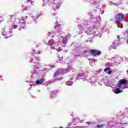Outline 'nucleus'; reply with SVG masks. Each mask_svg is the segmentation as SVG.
<instances>
[{
	"mask_svg": "<svg viewBox=\"0 0 128 128\" xmlns=\"http://www.w3.org/2000/svg\"><path fill=\"white\" fill-rule=\"evenodd\" d=\"M48 36L50 37L54 38V36H53L52 34V33H50V32L48 33Z\"/></svg>",
	"mask_w": 128,
	"mask_h": 128,
	"instance_id": "31",
	"label": "nucleus"
},
{
	"mask_svg": "<svg viewBox=\"0 0 128 128\" xmlns=\"http://www.w3.org/2000/svg\"><path fill=\"white\" fill-rule=\"evenodd\" d=\"M118 43L114 42L112 46H110V50L116 49V47L118 46Z\"/></svg>",
	"mask_w": 128,
	"mask_h": 128,
	"instance_id": "15",
	"label": "nucleus"
},
{
	"mask_svg": "<svg viewBox=\"0 0 128 128\" xmlns=\"http://www.w3.org/2000/svg\"><path fill=\"white\" fill-rule=\"evenodd\" d=\"M89 62L91 66H92V64H94V62H96V60L92 59H89Z\"/></svg>",
	"mask_w": 128,
	"mask_h": 128,
	"instance_id": "21",
	"label": "nucleus"
},
{
	"mask_svg": "<svg viewBox=\"0 0 128 128\" xmlns=\"http://www.w3.org/2000/svg\"><path fill=\"white\" fill-rule=\"evenodd\" d=\"M86 52H88V51H85V52H84V54H86Z\"/></svg>",
	"mask_w": 128,
	"mask_h": 128,
	"instance_id": "40",
	"label": "nucleus"
},
{
	"mask_svg": "<svg viewBox=\"0 0 128 128\" xmlns=\"http://www.w3.org/2000/svg\"><path fill=\"white\" fill-rule=\"evenodd\" d=\"M77 76L76 77V78H80V76H82V75L81 74H80V73H77Z\"/></svg>",
	"mask_w": 128,
	"mask_h": 128,
	"instance_id": "28",
	"label": "nucleus"
},
{
	"mask_svg": "<svg viewBox=\"0 0 128 128\" xmlns=\"http://www.w3.org/2000/svg\"><path fill=\"white\" fill-rule=\"evenodd\" d=\"M126 84H128V82L125 79H122L119 80L118 82V86L121 90L124 88H126Z\"/></svg>",
	"mask_w": 128,
	"mask_h": 128,
	"instance_id": "4",
	"label": "nucleus"
},
{
	"mask_svg": "<svg viewBox=\"0 0 128 128\" xmlns=\"http://www.w3.org/2000/svg\"><path fill=\"white\" fill-rule=\"evenodd\" d=\"M74 72V71L72 70V68L70 66H68L67 69L64 70L62 74H66V72Z\"/></svg>",
	"mask_w": 128,
	"mask_h": 128,
	"instance_id": "12",
	"label": "nucleus"
},
{
	"mask_svg": "<svg viewBox=\"0 0 128 128\" xmlns=\"http://www.w3.org/2000/svg\"><path fill=\"white\" fill-rule=\"evenodd\" d=\"M110 6H112V2H110Z\"/></svg>",
	"mask_w": 128,
	"mask_h": 128,
	"instance_id": "38",
	"label": "nucleus"
},
{
	"mask_svg": "<svg viewBox=\"0 0 128 128\" xmlns=\"http://www.w3.org/2000/svg\"><path fill=\"white\" fill-rule=\"evenodd\" d=\"M127 74H128V70L126 71Z\"/></svg>",
	"mask_w": 128,
	"mask_h": 128,
	"instance_id": "48",
	"label": "nucleus"
},
{
	"mask_svg": "<svg viewBox=\"0 0 128 128\" xmlns=\"http://www.w3.org/2000/svg\"><path fill=\"white\" fill-rule=\"evenodd\" d=\"M44 2H48V4H50V0H44Z\"/></svg>",
	"mask_w": 128,
	"mask_h": 128,
	"instance_id": "29",
	"label": "nucleus"
},
{
	"mask_svg": "<svg viewBox=\"0 0 128 128\" xmlns=\"http://www.w3.org/2000/svg\"><path fill=\"white\" fill-rule=\"evenodd\" d=\"M125 16H128V14H126Z\"/></svg>",
	"mask_w": 128,
	"mask_h": 128,
	"instance_id": "42",
	"label": "nucleus"
},
{
	"mask_svg": "<svg viewBox=\"0 0 128 128\" xmlns=\"http://www.w3.org/2000/svg\"><path fill=\"white\" fill-rule=\"evenodd\" d=\"M26 18H28V16H26Z\"/></svg>",
	"mask_w": 128,
	"mask_h": 128,
	"instance_id": "45",
	"label": "nucleus"
},
{
	"mask_svg": "<svg viewBox=\"0 0 128 128\" xmlns=\"http://www.w3.org/2000/svg\"><path fill=\"white\" fill-rule=\"evenodd\" d=\"M58 94V90H54L52 94V96L54 97Z\"/></svg>",
	"mask_w": 128,
	"mask_h": 128,
	"instance_id": "19",
	"label": "nucleus"
},
{
	"mask_svg": "<svg viewBox=\"0 0 128 128\" xmlns=\"http://www.w3.org/2000/svg\"><path fill=\"white\" fill-rule=\"evenodd\" d=\"M106 126V124H98L97 125L96 128H104Z\"/></svg>",
	"mask_w": 128,
	"mask_h": 128,
	"instance_id": "18",
	"label": "nucleus"
},
{
	"mask_svg": "<svg viewBox=\"0 0 128 128\" xmlns=\"http://www.w3.org/2000/svg\"><path fill=\"white\" fill-rule=\"evenodd\" d=\"M68 36H70V34H68Z\"/></svg>",
	"mask_w": 128,
	"mask_h": 128,
	"instance_id": "41",
	"label": "nucleus"
},
{
	"mask_svg": "<svg viewBox=\"0 0 128 128\" xmlns=\"http://www.w3.org/2000/svg\"><path fill=\"white\" fill-rule=\"evenodd\" d=\"M94 4H100V0H93Z\"/></svg>",
	"mask_w": 128,
	"mask_h": 128,
	"instance_id": "27",
	"label": "nucleus"
},
{
	"mask_svg": "<svg viewBox=\"0 0 128 128\" xmlns=\"http://www.w3.org/2000/svg\"><path fill=\"white\" fill-rule=\"evenodd\" d=\"M109 126L110 128H124L126 126V124L118 123L116 124H109Z\"/></svg>",
	"mask_w": 128,
	"mask_h": 128,
	"instance_id": "5",
	"label": "nucleus"
},
{
	"mask_svg": "<svg viewBox=\"0 0 128 128\" xmlns=\"http://www.w3.org/2000/svg\"><path fill=\"white\" fill-rule=\"evenodd\" d=\"M70 80H72V78H71Z\"/></svg>",
	"mask_w": 128,
	"mask_h": 128,
	"instance_id": "50",
	"label": "nucleus"
},
{
	"mask_svg": "<svg viewBox=\"0 0 128 128\" xmlns=\"http://www.w3.org/2000/svg\"><path fill=\"white\" fill-rule=\"evenodd\" d=\"M124 20V22H128V20Z\"/></svg>",
	"mask_w": 128,
	"mask_h": 128,
	"instance_id": "37",
	"label": "nucleus"
},
{
	"mask_svg": "<svg viewBox=\"0 0 128 128\" xmlns=\"http://www.w3.org/2000/svg\"><path fill=\"white\" fill-rule=\"evenodd\" d=\"M50 68H52L50 66H47V68L45 70H50Z\"/></svg>",
	"mask_w": 128,
	"mask_h": 128,
	"instance_id": "32",
	"label": "nucleus"
},
{
	"mask_svg": "<svg viewBox=\"0 0 128 128\" xmlns=\"http://www.w3.org/2000/svg\"><path fill=\"white\" fill-rule=\"evenodd\" d=\"M66 84V86H72V81H67Z\"/></svg>",
	"mask_w": 128,
	"mask_h": 128,
	"instance_id": "22",
	"label": "nucleus"
},
{
	"mask_svg": "<svg viewBox=\"0 0 128 128\" xmlns=\"http://www.w3.org/2000/svg\"><path fill=\"white\" fill-rule=\"evenodd\" d=\"M86 124H88V126H90V124H96V123H94V122H86Z\"/></svg>",
	"mask_w": 128,
	"mask_h": 128,
	"instance_id": "24",
	"label": "nucleus"
},
{
	"mask_svg": "<svg viewBox=\"0 0 128 128\" xmlns=\"http://www.w3.org/2000/svg\"><path fill=\"white\" fill-rule=\"evenodd\" d=\"M104 72H107L109 74H112V71H110V68H106L104 70Z\"/></svg>",
	"mask_w": 128,
	"mask_h": 128,
	"instance_id": "17",
	"label": "nucleus"
},
{
	"mask_svg": "<svg viewBox=\"0 0 128 128\" xmlns=\"http://www.w3.org/2000/svg\"><path fill=\"white\" fill-rule=\"evenodd\" d=\"M78 122H84V121L80 120V118H74L72 120V124H78Z\"/></svg>",
	"mask_w": 128,
	"mask_h": 128,
	"instance_id": "13",
	"label": "nucleus"
},
{
	"mask_svg": "<svg viewBox=\"0 0 128 128\" xmlns=\"http://www.w3.org/2000/svg\"><path fill=\"white\" fill-rule=\"evenodd\" d=\"M114 94H121V92H122V90H120V88H117L114 91Z\"/></svg>",
	"mask_w": 128,
	"mask_h": 128,
	"instance_id": "16",
	"label": "nucleus"
},
{
	"mask_svg": "<svg viewBox=\"0 0 128 128\" xmlns=\"http://www.w3.org/2000/svg\"><path fill=\"white\" fill-rule=\"evenodd\" d=\"M22 10H28V6H24V5H22Z\"/></svg>",
	"mask_w": 128,
	"mask_h": 128,
	"instance_id": "20",
	"label": "nucleus"
},
{
	"mask_svg": "<svg viewBox=\"0 0 128 128\" xmlns=\"http://www.w3.org/2000/svg\"><path fill=\"white\" fill-rule=\"evenodd\" d=\"M2 78V76H0V78Z\"/></svg>",
	"mask_w": 128,
	"mask_h": 128,
	"instance_id": "43",
	"label": "nucleus"
},
{
	"mask_svg": "<svg viewBox=\"0 0 128 128\" xmlns=\"http://www.w3.org/2000/svg\"><path fill=\"white\" fill-rule=\"evenodd\" d=\"M44 6V4H42V6Z\"/></svg>",
	"mask_w": 128,
	"mask_h": 128,
	"instance_id": "47",
	"label": "nucleus"
},
{
	"mask_svg": "<svg viewBox=\"0 0 128 128\" xmlns=\"http://www.w3.org/2000/svg\"><path fill=\"white\" fill-rule=\"evenodd\" d=\"M12 29H3L2 31V36H6L5 38H10L12 34Z\"/></svg>",
	"mask_w": 128,
	"mask_h": 128,
	"instance_id": "6",
	"label": "nucleus"
},
{
	"mask_svg": "<svg viewBox=\"0 0 128 128\" xmlns=\"http://www.w3.org/2000/svg\"><path fill=\"white\" fill-rule=\"evenodd\" d=\"M34 54H40V52L38 51L37 52H35Z\"/></svg>",
	"mask_w": 128,
	"mask_h": 128,
	"instance_id": "36",
	"label": "nucleus"
},
{
	"mask_svg": "<svg viewBox=\"0 0 128 128\" xmlns=\"http://www.w3.org/2000/svg\"><path fill=\"white\" fill-rule=\"evenodd\" d=\"M90 26H88V30H94V24H89Z\"/></svg>",
	"mask_w": 128,
	"mask_h": 128,
	"instance_id": "23",
	"label": "nucleus"
},
{
	"mask_svg": "<svg viewBox=\"0 0 128 128\" xmlns=\"http://www.w3.org/2000/svg\"><path fill=\"white\" fill-rule=\"evenodd\" d=\"M87 24H90V22L88 21Z\"/></svg>",
	"mask_w": 128,
	"mask_h": 128,
	"instance_id": "44",
	"label": "nucleus"
},
{
	"mask_svg": "<svg viewBox=\"0 0 128 128\" xmlns=\"http://www.w3.org/2000/svg\"><path fill=\"white\" fill-rule=\"evenodd\" d=\"M28 2H30L31 4H32L34 2H32V0H27Z\"/></svg>",
	"mask_w": 128,
	"mask_h": 128,
	"instance_id": "33",
	"label": "nucleus"
},
{
	"mask_svg": "<svg viewBox=\"0 0 128 128\" xmlns=\"http://www.w3.org/2000/svg\"><path fill=\"white\" fill-rule=\"evenodd\" d=\"M31 86H34V85L32 84Z\"/></svg>",
	"mask_w": 128,
	"mask_h": 128,
	"instance_id": "49",
	"label": "nucleus"
},
{
	"mask_svg": "<svg viewBox=\"0 0 128 128\" xmlns=\"http://www.w3.org/2000/svg\"><path fill=\"white\" fill-rule=\"evenodd\" d=\"M96 120H98V122H102V120H100V118H97Z\"/></svg>",
	"mask_w": 128,
	"mask_h": 128,
	"instance_id": "34",
	"label": "nucleus"
},
{
	"mask_svg": "<svg viewBox=\"0 0 128 128\" xmlns=\"http://www.w3.org/2000/svg\"><path fill=\"white\" fill-rule=\"evenodd\" d=\"M127 42H128V40H127Z\"/></svg>",
	"mask_w": 128,
	"mask_h": 128,
	"instance_id": "51",
	"label": "nucleus"
},
{
	"mask_svg": "<svg viewBox=\"0 0 128 128\" xmlns=\"http://www.w3.org/2000/svg\"><path fill=\"white\" fill-rule=\"evenodd\" d=\"M120 36H117V38L120 39Z\"/></svg>",
	"mask_w": 128,
	"mask_h": 128,
	"instance_id": "39",
	"label": "nucleus"
},
{
	"mask_svg": "<svg viewBox=\"0 0 128 128\" xmlns=\"http://www.w3.org/2000/svg\"><path fill=\"white\" fill-rule=\"evenodd\" d=\"M15 16L14 15H10V20H12V18H14Z\"/></svg>",
	"mask_w": 128,
	"mask_h": 128,
	"instance_id": "30",
	"label": "nucleus"
},
{
	"mask_svg": "<svg viewBox=\"0 0 128 128\" xmlns=\"http://www.w3.org/2000/svg\"><path fill=\"white\" fill-rule=\"evenodd\" d=\"M18 26H20L18 28L19 30H20L21 28H24L26 27V20L22 18L20 19H14V24L12 25V28H18Z\"/></svg>",
	"mask_w": 128,
	"mask_h": 128,
	"instance_id": "1",
	"label": "nucleus"
},
{
	"mask_svg": "<svg viewBox=\"0 0 128 128\" xmlns=\"http://www.w3.org/2000/svg\"><path fill=\"white\" fill-rule=\"evenodd\" d=\"M45 79L44 78H42L40 79H38L36 82V86H38L39 84H44V82Z\"/></svg>",
	"mask_w": 128,
	"mask_h": 128,
	"instance_id": "11",
	"label": "nucleus"
},
{
	"mask_svg": "<svg viewBox=\"0 0 128 128\" xmlns=\"http://www.w3.org/2000/svg\"><path fill=\"white\" fill-rule=\"evenodd\" d=\"M60 46H62V44L60 43L57 44L54 50H56L57 52H60L62 50V48H60Z\"/></svg>",
	"mask_w": 128,
	"mask_h": 128,
	"instance_id": "14",
	"label": "nucleus"
},
{
	"mask_svg": "<svg viewBox=\"0 0 128 128\" xmlns=\"http://www.w3.org/2000/svg\"><path fill=\"white\" fill-rule=\"evenodd\" d=\"M88 32V30H86V32Z\"/></svg>",
	"mask_w": 128,
	"mask_h": 128,
	"instance_id": "46",
	"label": "nucleus"
},
{
	"mask_svg": "<svg viewBox=\"0 0 128 128\" xmlns=\"http://www.w3.org/2000/svg\"><path fill=\"white\" fill-rule=\"evenodd\" d=\"M4 20V19L2 18V16H0V22H2Z\"/></svg>",
	"mask_w": 128,
	"mask_h": 128,
	"instance_id": "35",
	"label": "nucleus"
},
{
	"mask_svg": "<svg viewBox=\"0 0 128 128\" xmlns=\"http://www.w3.org/2000/svg\"><path fill=\"white\" fill-rule=\"evenodd\" d=\"M34 64V68H36V70H40V60L38 59V58H36L34 60H31L30 62H32Z\"/></svg>",
	"mask_w": 128,
	"mask_h": 128,
	"instance_id": "3",
	"label": "nucleus"
},
{
	"mask_svg": "<svg viewBox=\"0 0 128 128\" xmlns=\"http://www.w3.org/2000/svg\"><path fill=\"white\" fill-rule=\"evenodd\" d=\"M62 70H58L57 72L54 74V77L56 76V80H60L62 79V77L60 74V72H62Z\"/></svg>",
	"mask_w": 128,
	"mask_h": 128,
	"instance_id": "9",
	"label": "nucleus"
},
{
	"mask_svg": "<svg viewBox=\"0 0 128 128\" xmlns=\"http://www.w3.org/2000/svg\"><path fill=\"white\" fill-rule=\"evenodd\" d=\"M58 42L56 41H54L53 40H49L48 42V46H50V48L52 50H54L56 48V46L58 45Z\"/></svg>",
	"mask_w": 128,
	"mask_h": 128,
	"instance_id": "7",
	"label": "nucleus"
},
{
	"mask_svg": "<svg viewBox=\"0 0 128 128\" xmlns=\"http://www.w3.org/2000/svg\"><path fill=\"white\" fill-rule=\"evenodd\" d=\"M90 54H94V56H99V54H102L100 51H98L94 50H90Z\"/></svg>",
	"mask_w": 128,
	"mask_h": 128,
	"instance_id": "10",
	"label": "nucleus"
},
{
	"mask_svg": "<svg viewBox=\"0 0 128 128\" xmlns=\"http://www.w3.org/2000/svg\"><path fill=\"white\" fill-rule=\"evenodd\" d=\"M59 39L60 44H62V42L63 44H66V42H68V38L66 37H63V36H60Z\"/></svg>",
	"mask_w": 128,
	"mask_h": 128,
	"instance_id": "8",
	"label": "nucleus"
},
{
	"mask_svg": "<svg viewBox=\"0 0 128 128\" xmlns=\"http://www.w3.org/2000/svg\"><path fill=\"white\" fill-rule=\"evenodd\" d=\"M56 32H60V26H57L56 27Z\"/></svg>",
	"mask_w": 128,
	"mask_h": 128,
	"instance_id": "25",
	"label": "nucleus"
},
{
	"mask_svg": "<svg viewBox=\"0 0 128 128\" xmlns=\"http://www.w3.org/2000/svg\"><path fill=\"white\" fill-rule=\"evenodd\" d=\"M60 2H58V4L56 5V4H54V6H56V8H60Z\"/></svg>",
	"mask_w": 128,
	"mask_h": 128,
	"instance_id": "26",
	"label": "nucleus"
},
{
	"mask_svg": "<svg viewBox=\"0 0 128 128\" xmlns=\"http://www.w3.org/2000/svg\"><path fill=\"white\" fill-rule=\"evenodd\" d=\"M124 15L122 14V13L118 14L115 17V22L117 24V26L118 28H120V26H118V24H120L122 22L120 20H124Z\"/></svg>",
	"mask_w": 128,
	"mask_h": 128,
	"instance_id": "2",
	"label": "nucleus"
}]
</instances>
